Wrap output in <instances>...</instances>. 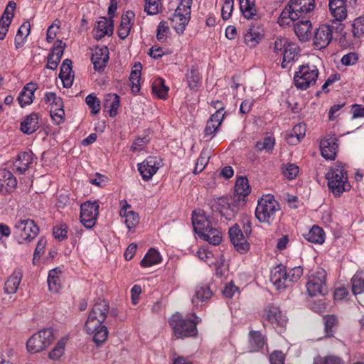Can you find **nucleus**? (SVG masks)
Masks as SVG:
<instances>
[{"label":"nucleus","instance_id":"obj_9","mask_svg":"<svg viewBox=\"0 0 364 364\" xmlns=\"http://www.w3.org/2000/svg\"><path fill=\"white\" fill-rule=\"evenodd\" d=\"M38 232V225L31 219L20 220L14 225V232L21 244L33 240L36 237Z\"/></svg>","mask_w":364,"mask_h":364},{"label":"nucleus","instance_id":"obj_28","mask_svg":"<svg viewBox=\"0 0 364 364\" xmlns=\"http://www.w3.org/2000/svg\"><path fill=\"white\" fill-rule=\"evenodd\" d=\"M59 78L65 88H69L73 85L74 74L72 70V61L70 59H65L61 64Z\"/></svg>","mask_w":364,"mask_h":364},{"label":"nucleus","instance_id":"obj_5","mask_svg":"<svg viewBox=\"0 0 364 364\" xmlns=\"http://www.w3.org/2000/svg\"><path fill=\"white\" fill-rule=\"evenodd\" d=\"M192 316L194 319H184L179 314H173L169 319V325L173 330L177 338L194 336L197 334L196 325L201 321L195 314Z\"/></svg>","mask_w":364,"mask_h":364},{"label":"nucleus","instance_id":"obj_58","mask_svg":"<svg viewBox=\"0 0 364 364\" xmlns=\"http://www.w3.org/2000/svg\"><path fill=\"white\" fill-rule=\"evenodd\" d=\"M169 32V27L166 22L161 21L156 29V38L160 42H164L166 40L167 35Z\"/></svg>","mask_w":364,"mask_h":364},{"label":"nucleus","instance_id":"obj_2","mask_svg":"<svg viewBox=\"0 0 364 364\" xmlns=\"http://www.w3.org/2000/svg\"><path fill=\"white\" fill-rule=\"evenodd\" d=\"M314 7V0H290L282 11L277 22L282 27L289 26L294 21L304 18Z\"/></svg>","mask_w":364,"mask_h":364},{"label":"nucleus","instance_id":"obj_32","mask_svg":"<svg viewBox=\"0 0 364 364\" xmlns=\"http://www.w3.org/2000/svg\"><path fill=\"white\" fill-rule=\"evenodd\" d=\"M22 272L20 269H15L4 283V292L12 294L16 292L22 279Z\"/></svg>","mask_w":364,"mask_h":364},{"label":"nucleus","instance_id":"obj_17","mask_svg":"<svg viewBox=\"0 0 364 364\" xmlns=\"http://www.w3.org/2000/svg\"><path fill=\"white\" fill-rule=\"evenodd\" d=\"M162 166V160L158 156H148L142 163L138 164V170L144 180H149Z\"/></svg>","mask_w":364,"mask_h":364},{"label":"nucleus","instance_id":"obj_60","mask_svg":"<svg viewBox=\"0 0 364 364\" xmlns=\"http://www.w3.org/2000/svg\"><path fill=\"white\" fill-rule=\"evenodd\" d=\"M68 226L65 224H60L55 226L53 229V237L58 240H63L67 238Z\"/></svg>","mask_w":364,"mask_h":364},{"label":"nucleus","instance_id":"obj_64","mask_svg":"<svg viewBox=\"0 0 364 364\" xmlns=\"http://www.w3.org/2000/svg\"><path fill=\"white\" fill-rule=\"evenodd\" d=\"M298 173L299 167L294 164H288L283 170V174L288 180L294 179Z\"/></svg>","mask_w":364,"mask_h":364},{"label":"nucleus","instance_id":"obj_34","mask_svg":"<svg viewBox=\"0 0 364 364\" xmlns=\"http://www.w3.org/2000/svg\"><path fill=\"white\" fill-rule=\"evenodd\" d=\"M142 70V65L141 63H135L132 68V71L129 76V80L131 82L132 92L134 95H137L141 89L140 80L141 73Z\"/></svg>","mask_w":364,"mask_h":364},{"label":"nucleus","instance_id":"obj_41","mask_svg":"<svg viewBox=\"0 0 364 364\" xmlns=\"http://www.w3.org/2000/svg\"><path fill=\"white\" fill-rule=\"evenodd\" d=\"M30 31L31 25L29 22H25L19 27L14 39V45L16 50L23 46L30 33Z\"/></svg>","mask_w":364,"mask_h":364},{"label":"nucleus","instance_id":"obj_11","mask_svg":"<svg viewBox=\"0 0 364 364\" xmlns=\"http://www.w3.org/2000/svg\"><path fill=\"white\" fill-rule=\"evenodd\" d=\"M326 272L322 268H318L309 277L306 289L311 296L324 294L326 291Z\"/></svg>","mask_w":364,"mask_h":364},{"label":"nucleus","instance_id":"obj_6","mask_svg":"<svg viewBox=\"0 0 364 364\" xmlns=\"http://www.w3.org/2000/svg\"><path fill=\"white\" fill-rule=\"evenodd\" d=\"M319 75L316 65L306 63L298 67L294 74V84L297 90H306L316 85Z\"/></svg>","mask_w":364,"mask_h":364},{"label":"nucleus","instance_id":"obj_43","mask_svg":"<svg viewBox=\"0 0 364 364\" xmlns=\"http://www.w3.org/2000/svg\"><path fill=\"white\" fill-rule=\"evenodd\" d=\"M251 191L250 183H235V197L238 203L245 204Z\"/></svg>","mask_w":364,"mask_h":364},{"label":"nucleus","instance_id":"obj_18","mask_svg":"<svg viewBox=\"0 0 364 364\" xmlns=\"http://www.w3.org/2000/svg\"><path fill=\"white\" fill-rule=\"evenodd\" d=\"M35 159H36L31 151L19 153L13 164V171L19 175L25 173L31 167Z\"/></svg>","mask_w":364,"mask_h":364},{"label":"nucleus","instance_id":"obj_38","mask_svg":"<svg viewBox=\"0 0 364 364\" xmlns=\"http://www.w3.org/2000/svg\"><path fill=\"white\" fill-rule=\"evenodd\" d=\"M239 1L240 11L245 18H257L258 14L253 0H239Z\"/></svg>","mask_w":364,"mask_h":364},{"label":"nucleus","instance_id":"obj_63","mask_svg":"<svg viewBox=\"0 0 364 364\" xmlns=\"http://www.w3.org/2000/svg\"><path fill=\"white\" fill-rule=\"evenodd\" d=\"M149 142V139L146 136L138 137L133 141L130 150L134 152L141 151Z\"/></svg>","mask_w":364,"mask_h":364},{"label":"nucleus","instance_id":"obj_39","mask_svg":"<svg viewBox=\"0 0 364 364\" xmlns=\"http://www.w3.org/2000/svg\"><path fill=\"white\" fill-rule=\"evenodd\" d=\"M207 229L198 236L211 245H219L222 240L220 232L217 228H213L212 225Z\"/></svg>","mask_w":364,"mask_h":364},{"label":"nucleus","instance_id":"obj_40","mask_svg":"<svg viewBox=\"0 0 364 364\" xmlns=\"http://www.w3.org/2000/svg\"><path fill=\"white\" fill-rule=\"evenodd\" d=\"M290 41L284 36H278L272 38L269 48L275 55H282Z\"/></svg>","mask_w":364,"mask_h":364},{"label":"nucleus","instance_id":"obj_20","mask_svg":"<svg viewBox=\"0 0 364 364\" xmlns=\"http://www.w3.org/2000/svg\"><path fill=\"white\" fill-rule=\"evenodd\" d=\"M326 178L328 182H348L346 165L339 161L335 163L326 173Z\"/></svg>","mask_w":364,"mask_h":364},{"label":"nucleus","instance_id":"obj_31","mask_svg":"<svg viewBox=\"0 0 364 364\" xmlns=\"http://www.w3.org/2000/svg\"><path fill=\"white\" fill-rule=\"evenodd\" d=\"M306 126L304 123L296 124L289 133L287 134L286 140L290 145H296L305 136Z\"/></svg>","mask_w":364,"mask_h":364},{"label":"nucleus","instance_id":"obj_57","mask_svg":"<svg viewBox=\"0 0 364 364\" xmlns=\"http://www.w3.org/2000/svg\"><path fill=\"white\" fill-rule=\"evenodd\" d=\"M85 102L91 109V112L93 114L99 113L100 110V102L95 94L92 93L88 95L85 98Z\"/></svg>","mask_w":364,"mask_h":364},{"label":"nucleus","instance_id":"obj_35","mask_svg":"<svg viewBox=\"0 0 364 364\" xmlns=\"http://www.w3.org/2000/svg\"><path fill=\"white\" fill-rule=\"evenodd\" d=\"M213 293L209 286L203 284L196 288L195 294L192 298V303L194 306L200 305V303L206 301L210 299Z\"/></svg>","mask_w":364,"mask_h":364},{"label":"nucleus","instance_id":"obj_56","mask_svg":"<svg viewBox=\"0 0 364 364\" xmlns=\"http://www.w3.org/2000/svg\"><path fill=\"white\" fill-rule=\"evenodd\" d=\"M65 346V340L59 341L55 347L49 353V358L54 360H58L64 353Z\"/></svg>","mask_w":364,"mask_h":364},{"label":"nucleus","instance_id":"obj_27","mask_svg":"<svg viewBox=\"0 0 364 364\" xmlns=\"http://www.w3.org/2000/svg\"><path fill=\"white\" fill-rule=\"evenodd\" d=\"M40 127L39 115L32 112L25 117L20 125V130L25 134L30 135L35 132Z\"/></svg>","mask_w":364,"mask_h":364},{"label":"nucleus","instance_id":"obj_48","mask_svg":"<svg viewBox=\"0 0 364 364\" xmlns=\"http://www.w3.org/2000/svg\"><path fill=\"white\" fill-rule=\"evenodd\" d=\"M188 85L191 90H196L200 85L201 77L198 69L192 68L186 74Z\"/></svg>","mask_w":364,"mask_h":364},{"label":"nucleus","instance_id":"obj_7","mask_svg":"<svg viewBox=\"0 0 364 364\" xmlns=\"http://www.w3.org/2000/svg\"><path fill=\"white\" fill-rule=\"evenodd\" d=\"M193 0H181L174 13L169 17L171 26L178 34L183 33L191 18Z\"/></svg>","mask_w":364,"mask_h":364},{"label":"nucleus","instance_id":"obj_10","mask_svg":"<svg viewBox=\"0 0 364 364\" xmlns=\"http://www.w3.org/2000/svg\"><path fill=\"white\" fill-rule=\"evenodd\" d=\"M209 205L213 213H218L221 220L226 221L234 219L237 213V207L231 205L227 197L213 198L209 201Z\"/></svg>","mask_w":364,"mask_h":364},{"label":"nucleus","instance_id":"obj_52","mask_svg":"<svg viewBox=\"0 0 364 364\" xmlns=\"http://www.w3.org/2000/svg\"><path fill=\"white\" fill-rule=\"evenodd\" d=\"M161 0H145L144 11L148 15H156L161 11Z\"/></svg>","mask_w":364,"mask_h":364},{"label":"nucleus","instance_id":"obj_54","mask_svg":"<svg viewBox=\"0 0 364 364\" xmlns=\"http://www.w3.org/2000/svg\"><path fill=\"white\" fill-rule=\"evenodd\" d=\"M352 26V32L355 37L358 38H364V16L356 18Z\"/></svg>","mask_w":364,"mask_h":364},{"label":"nucleus","instance_id":"obj_14","mask_svg":"<svg viewBox=\"0 0 364 364\" xmlns=\"http://www.w3.org/2000/svg\"><path fill=\"white\" fill-rule=\"evenodd\" d=\"M336 30V26L333 22L331 25L323 24L321 25L316 31L314 43L318 49L326 48L332 40L333 33ZM338 33V31H336Z\"/></svg>","mask_w":364,"mask_h":364},{"label":"nucleus","instance_id":"obj_47","mask_svg":"<svg viewBox=\"0 0 364 364\" xmlns=\"http://www.w3.org/2000/svg\"><path fill=\"white\" fill-rule=\"evenodd\" d=\"M61 271L58 268H55L49 271L48 276V286L50 291H58L60 287L59 274Z\"/></svg>","mask_w":364,"mask_h":364},{"label":"nucleus","instance_id":"obj_49","mask_svg":"<svg viewBox=\"0 0 364 364\" xmlns=\"http://www.w3.org/2000/svg\"><path fill=\"white\" fill-rule=\"evenodd\" d=\"M168 90L169 88L164 84V80L161 77L155 79L152 83L153 93L161 99L165 98L168 94Z\"/></svg>","mask_w":364,"mask_h":364},{"label":"nucleus","instance_id":"obj_50","mask_svg":"<svg viewBox=\"0 0 364 364\" xmlns=\"http://www.w3.org/2000/svg\"><path fill=\"white\" fill-rule=\"evenodd\" d=\"M44 101L50 106V109L63 107V102L61 97H58L55 92H47L44 96Z\"/></svg>","mask_w":364,"mask_h":364},{"label":"nucleus","instance_id":"obj_59","mask_svg":"<svg viewBox=\"0 0 364 364\" xmlns=\"http://www.w3.org/2000/svg\"><path fill=\"white\" fill-rule=\"evenodd\" d=\"M223 4L221 9L223 19L228 20L230 18L233 11L234 0H223Z\"/></svg>","mask_w":364,"mask_h":364},{"label":"nucleus","instance_id":"obj_51","mask_svg":"<svg viewBox=\"0 0 364 364\" xmlns=\"http://www.w3.org/2000/svg\"><path fill=\"white\" fill-rule=\"evenodd\" d=\"M210 154L208 150L203 149L200 154L199 158L197 159L193 173L197 174L200 173L208 164Z\"/></svg>","mask_w":364,"mask_h":364},{"label":"nucleus","instance_id":"obj_1","mask_svg":"<svg viewBox=\"0 0 364 364\" xmlns=\"http://www.w3.org/2000/svg\"><path fill=\"white\" fill-rule=\"evenodd\" d=\"M109 309V302L99 299L92 306L85 324L88 334H93V341L97 346L105 343L108 336V329L103 325Z\"/></svg>","mask_w":364,"mask_h":364},{"label":"nucleus","instance_id":"obj_55","mask_svg":"<svg viewBox=\"0 0 364 364\" xmlns=\"http://www.w3.org/2000/svg\"><path fill=\"white\" fill-rule=\"evenodd\" d=\"M352 291L354 294L364 292V278L359 274H355L352 279Z\"/></svg>","mask_w":364,"mask_h":364},{"label":"nucleus","instance_id":"obj_61","mask_svg":"<svg viewBox=\"0 0 364 364\" xmlns=\"http://www.w3.org/2000/svg\"><path fill=\"white\" fill-rule=\"evenodd\" d=\"M139 222V214L134 211L129 210L125 218V224L129 230L134 228Z\"/></svg>","mask_w":364,"mask_h":364},{"label":"nucleus","instance_id":"obj_16","mask_svg":"<svg viewBox=\"0 0 364 364\" xmlns=\"http://www.w3.org/2000/svg\"><path fill=\"white\" fill-rule=\"evenodd\" d=\"M229 237L235 250L240 254H244L250 250V243L240 229L239 225L235 223L229 228Z\"/></svg>","mask_w":364,"mask_h":364},{"label":"nucleus","instance_id":"obj_42","mask_svg":"<svg viewBox=\"0 0 364 364\" xmlns=\"http://www.w3.org/2000/svg\"><path fill=\"white\" fill-rule=\"evenodd\" d=\"M161 261L160 253L155 249L151 248L141 259L140 264L143 267H149L157 264Z\"/></svg>","mask_w":364,"mask_h":364},{"label":"nucleus","instance_id":"obj_33","mask_svg":"<svg viewBox=\"0 0 364 364\" xmlns=\"http://www.w3.org/2000/svg\"><path fill=\"white\" fill-rule=\"evenodd\" d=\"M304 237L309 242L321 245L325 242L326 233L322 228L314 225L308 232L303 235Z\"/></svg>","mask_w":364,"mask_h":364},{"label":"nucleus","instance_id":"obj_12","mask_svg":"<svg viewBox=\"0 0 364 364\" xmlns=\"http://www.w3.org/2000/svg\"><path fill=\"white\" fill-rule=\"evenodd\" d=\"M99 205L97 202L87 201L80 206V222L87 229L92 228L96 223L99 213Z\"/></svg>","mask_w":364,"mask_h":364},{"label":"nucleus","instance_id":"obj_30","mask_svg":"<svg viewBox=\"0 0 364 364\" xmlns=\"http://www.w3.org/2000/svg\"><path fill=\"white\" fill-rule=\"evenodd\" d=\"M36 89V84L32 82L28 83L23 87L18 97V101L21 107H23L31 105L33 102L34 92Z\"/></svg>","mask_w":364,"mask_h":364},{"label":"nucleus","instance_id":"obj_26","mask_svg":"<svg viewBox=\"0 0 364 364\" xmlns=\"http://www.w3.org/2000/svg\"><path fill=\"white\" fill-rule=\"evenodd\" d=\"M65 43L62 41L58 40L57 45L53 48L48 56L46 68L50 70H55L63 55V50Z\"/></svg>","mask_w":364,"mask_h":364},{"label":"nucleus","instance_id":"obj_4","mask_svg":"<svg viewBox=\"0 0 364 364\" xmlns=\"http://www.w3.org/2000/svg\"><path fill=\"white\" fill-rule=\"evenodd\" d=\"M280 209V204L273 195H263L257 201L255 217L259 223L272 225Z\"/></svg>","mask_w":364,"mask_h":364},{"label":"nucleus","instance_id":"obj_13","mask_svg":"<svg viewBox=\"0 0 364 364\" xmlns=\"http://www.w3.org/2000/svg\"><path fill=\"white\" fill-rule=\"evenodd\" d=\"M329 11L333 18L331 20L333 25L336 26V31H341L343 26L341 23L347 16V10L343 0H330Z\"/></svg>","mask_w":364,"mask_h":364},{"label":"nucleus","instance_id":"obj_44","mask_svg":"<svg viewBox=\"0 0 364 364\" xmlns=\"http://www.w3.org/2000/svg\"><path fill=\"white\" fill-rule=\"evenodd\" d=\"M251 351H258L265 344V338L259 331H251L249 333Z\"/></svg>","mask_w":364,"mask_h":364},{"label":"nucleus","instance_id":"obj_21","mask_svg":"<svg viewBox=\"0 0 364 364\" xmlns=\"http://www.w3.org/2000/svg\"><path fill=\"white\" fill-rule=\"evenodd\" d=\"M113 19L102 16L96 22L93 30L94 36L97 40H100L105 36H111L113 34Z\"/></svg>","mask_w":364,"mask_h":364},{"label":"nucleus","instance_id":"obj_15","mask_svg":"<svg viewBox=\"0 0 364 364\" xmlns=\"http://www.w3.org/2000/svg\"><path fill=\"white\" fill-rule=\"evenodd\" d=\"M263 318L270 323L274 328H284L287 323V318L280 309L274 305H268L264 309Z\"/></svg>","mask_w":364,"mask_h":364},{"label":"nucleus","instance_id":"obj_45","mask_svg":"<svg viewBox=\"0 0 364 364\" xmlns=\"http://www.w3.org/2000/svg\"><path fill=\"white\" fill-rule=\"evenodd\" d=\"M262 38L263 34L254 28H250L244 35L245 43L250 48L255 47Z\"/></svg>","mask_w":364,"mask_h":364},{"label":"nucleus","instance_id":"obj_62","mask_svg":"<svg viewBox=\"0 0 364 364\" xmlns=\"http://www.w3.org/2000/svg\"><path fill=\"white\" fill-rule=\"evenodd\" d=\"M16 6V4L13 1H10L8 3L0 19H4L6 22H8V23H11Z\"/></svg>","mask_w":364,"mask_h":364},{"label":"nucleus","instance_id":"obj_19","mask_svg":"<svg viewBox=\"0 0 364 364\" xmlns=\"http://www.w3.org/2000/svg\"><path fill=\"white\" fill-rule=\"evenodd\" d=\"M91 60L95 71L102 73L105 70L109 60V50L106 46L96 47Z\"/></svg>","mask_w":364,"mask_h":364},{"label":"nucleus","instance_id":"obj_24","mask_svg":"<svg viewBox=\"0 0 364 364\" xmlns=\"http://www.w3.org/2000/svg\"><path fill=\"white\" fill-rule=\"evenodd\" d=\"M294 26V32L299 39L302 41H306L311 36V23L309 20L299 18L291 23Z\"/></svg>","mask_w":364,"mask_h":364},{"label":"nucleus","instance_id":"obj_22","mask_svg":"<svg viewBox=\"0 0 364 364\" xmlns=\"http://www.w3.org/2000/svg\"><path fill=\"white\" fill-rule=\"evenodd\" d=\"M222 109H218L207 121L204 129V137L213 138L215 135L224 119L225 113H222Z\"/></svg>","mask_w":364,"mask_h":364},{"label":"nucleus","instance_id":"obj_29","mask_svg":"<svg viewBox=\"0 0 364 364\" xmlns=\"http://www.w3.org/2000/svg\"><path fill=\"white\" fill-rule=\"evenodd\" d=\"M134 16V13L132 11H127L125 14H122L120 25L117 30V34L119 38L124 40L129 36Z\"/></svg>","mask_w":364,"mask_h":364},{"label":"nucleus","instance_id":"obj_3","mask_svg":"<svg viewBox=\"0 0 364 364\" xmlns=\"http://www.w3.org/2000/svg\"><path fill=\"white\" fill-rule=\"evenodd\" d=\"M303 267L301 266L291 268L280 264L271 270L270 281L277 289H286L296 283L303 274Z\"/></svg>","mask_w":364,"mask_h":364},{"label":"nucleus","instance_id":"obj_37","mask_svg":"<svg viewBox=\"0 0 364 364\" xmlns=\"http://www.w3.org/2000/svg\"><path fill=\"white\" fill-rule=\"evenodd\" d=\"M119 102V97L117 94H109L105 97L103 107L105 109L109 112L111 117L117 115Z\"/></svg>","mask_w":364,"mask_h":364},{"label":"nucleus","instance_id":"obj_53","mask_svg":"<svg viewBox=\"0 0 364 364\" xmlns=\"http://www.w3.org/2000/svg\"><path fill=\"white\" fill-rule=\"evenodd\" d=\"M328 190L336 197H339L345 191H349L352 186L350 183H327Z\"/></svg>","mask_w":364,"mask_h":364},{"label":"nucleus","instance_id":"obj_23","mask_svg":"<svg viewBox=\"0 0 364 364\" xmlns=\"http://www.w3.org/2000/svg\"><path fill=\"white\" fill-rule=\"evenodd\" d=\"M299 53V47L295 43L290 41L282 55V68L284 69L291 68L292 64L298 59Z\"/></svg>","mask_w":364,"mask_h":364},{"label":"nucleus","instance_id":"obj_25","mask_svg":"<svg viewBox=\"0 0 364 364\" xmlns=\"http://www.w3.org/2000/svg\"><path fill=\"white\" fill-rule=\"evenodd\" d=\"M320 149L323 158L329 160L335 159L338 149L336 139L329 137L322 139L320 143Z\"/></svg>","mask_w":364,"mask_h":364},{"label":"nucleus","instance_id":"obj_46","mask_svg":"<svg viewBox=\"0 0 364 364\" xmlns=\"http://www.w3.org/2000/svg\"><path fill=\"white\" fill-rule=\"evenodd\" d=\"M275 145V139L272 136L264 137L262 141H258L255 145V148L258 152L265 151L267 153H272Z\"/></svg>","mask_w":364,"mask_h":364},{"label":"nucleus","instance_id":"obj_8","mask_svg":"<svg viewBox=\"0 0 364 364\" xmlns=\"http://www.w3.org/2000/svg\"><path fill=\"white\" fill-rule=\"evenodd\" d=\"M54 340L53 330L46 328L34 333L26 343V348L31 353L46 349Z\"/></svg>","mask_w":364,"mask_h":364},{"label":"nucleus","instance_id":"obj_36","mask_svg":"<svg viewBox=\"0 0 364 364\" xmlns=\"http://www.w3.org/2000/svg\"><path fill=\"white\" fill-rule=\"evenodd\" d=\"M192 224L194 231L198 235H200L211 225L210 222L206 217L200 213H196V211L192 214Z\"/></svg>","mask_w":364,"mask_h":364}]
</instances>
